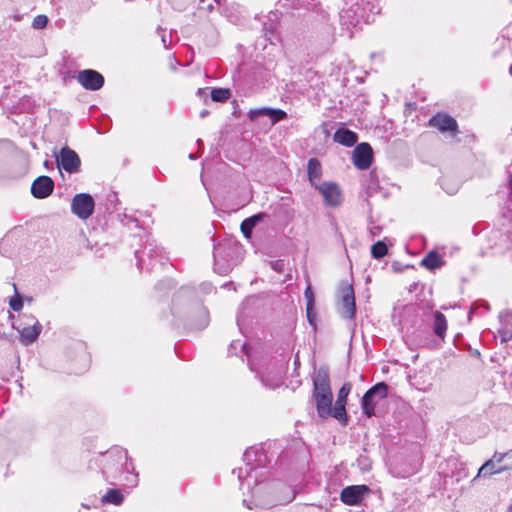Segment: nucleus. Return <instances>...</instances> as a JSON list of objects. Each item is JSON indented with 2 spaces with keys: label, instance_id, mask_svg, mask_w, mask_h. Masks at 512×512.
<instances>
[{
  "label": "nucleus",
  "instance_id": "35",
  "mask_svg": "<svg viewBox=\"0 0 512 512\" xmlns=\"http://www.w3.org/2000/svg\"><path fill=\"white\" fill-rule=\"evenodd\" d=\"M272 124H276L287 118V113L279 108H272L271 114L269 115Z\"/></svg>",
  "mask_w": 512,
  "mask_h": 512
},
{
  "label": "nucleus",
  "instance_id": "22",
  "mask_svg": "<svg viewBox=\"0 0 512 512\" xmlns=\"http://www.w3.org/2000/svg\"><path fill=\"white\" fill-rule=\"evenodd\" d=\"M333 139L343 146L352 147L356 144L358 135L352 130L341 127L335 131Z\"/></svg>",
  "mask_w": 512,
  "mask_h": 512
},
{
  "label": "nucleus",
  "instance_id": "45",
  "mask_svg": "<svg viewBox=\"0 0 512 512\" xmlns=\"http://www.w3.org/2000/svg\"><path fill=\"white\" fill-rule=\"evenodd\" d=\"M505 456H506L505 453L495 452L491 459H495V464L497 465V464H500L503 461Z\"/></svg>",
  "mask_w": 512,
  "mask_h": 512
},
{
  "label": "nucleus",
  "instance_id": "43",
  "mask_svg": "<svg viewBox=\"0 0 512 512\" xmlns=\"http://www.w3.org/2000/svg\"><path fill=\"white\" fill-rule=\"evenodd\" d=\"M173 286V282L170 279L160 281L156 285V289H162L163 287L171 288Z\"/></svg>",
  "mask_w": 512,
  "mask_h": 512
},
{
  "label": "nucleus",
  "instance_id": "19",
  "mask_svg": "<svg viewBox=\"0 0 512 512\" xmlns=\"http://www.w3.org/2000/svg\"><path fill=\"white\" fill-rule=\"evenodd\" d=\"M54 181L51 177L42 175L37 177L31 185V194L36 199H45L54 191Z\"/></svg>",
  "mask_w": 512,
  "mask_h": 512
},
{
  "label": "nucleus",
  "instance_id": "40",
  "mask_svg": "<svg viewBox=\"0 0 512 512\" xmlns=\"http://www.w3.org/2000/svg\"><path fill=\"white\" fill-rule=\"evenodd\" d=\"M409 268H414V265L413 264H406V265H404L400 261H393L391 263V269L395 273H401L405 269H409Z\"/></svg>",
  "mask_w": 512,
  "mask_h": 512
},
{
  "label": "nucleus",
  "instance_id": "21",
  "mask_svg": "<svg viewBox=\"0 0 512 512\" xmlns=\"http://www.w3.org/2000/svg\"><path fill=\"white\" fill-rule=\"evenodd\" d=\"M316 403L317 413L321 418H326L328 416H333V394L320 395L314 397Z\"/></svg>",
  "mask_w": 512,
  "mask_h": 512
},
{
  "label": "nucleus",
  "instance_id": "63",
  "mask_svg": "<svg viewBox=\"0 0 512 512\" xmlns=\"http://www.w3.org/2000/svg\"><path fill=\"white\" fill-rule=\"evenodd\" d=\"M197 142H198V144H199V145H203V142H202V140H201V139H198V141H197Z\"/></svg>",
  "mask_w": 512,
  "mask_h": 512
},
{
  "label": "nucleus",
  "instance_id": "61",
  "mask_svg": "<svg viewBox=\"0 0 512 512\" xmlns=\"http://www.w3.org/2000/svg\"><path fill=\"white\" fill-rule=\"evenodd\" d=\"M414 104H408L407 109L410 110L413 107Z\"/></svg>",
  "mask_w": 512,
  "mask_h": 512
},
{
  "label": "nucleus",
  "instance_id": "46",
  "mask_svg": "<svg viewBox=\"0 0 512 512\" xmlns=\"http://www.w3.org/2000/svg\"><path fill=\"white\" fill-rule=\"evenodd\" d=\"M501 335H502L503 342H507L512 339V331L505 329L503 332H501Z\"/></svg>",
  "mask_w": 512,
  "mask_h": 512
},
{
  "label": "nucleus",
  "instance_id": "36",
  "mask_svg": "<svg viewBox=\"0 0 512 512\" xmlns=\"http://www.w3.org/2000/svg\"><path fill=\"white\" fill-rule=\"evenodd\" d=\"M9 306L15 312H19L20 310H22V308H23V299H22L21 295H19L16 292L15 295L10 298Z\"/></svg>",
  "mask_w": 512,
  "mask_h": 512
},
{
  "label": "nucleus",
  "instance_id": "12",
  "mask_svg": "<svg viewBox=\"0 0 512 512\" xmlns=\"http://www.w3.org/2000/svg\"><path fill=\"white\" fill-rule=\"evenodd\" d=\"M339 313L345 319L352 320L355 317V295L353 287L351 285H346L341 290V302L339 306Z\"/></svg>",
  "mask_w": 512,
  "mask_h": 512
},
{
  "label": "nucleus",
  "instance_id": "37",
  "mask_svg": "<svg viewBox=\"0 0 512 512\" xmlns=\"http://www.w3.org/2000/svg\"><path fill=\"white\" fill-rule=\"evenodd\" d=\"M255 225L252 219H245L241 223V231L246 238H250Z\"/></svg>",
  "mask_w": 512,
  "mask_h": 512
},
{
  "label": "nucleus",
  "instance_id": "11",
  "mask_svg": "<svg viewBox=\"0 0 512 512\" xmlns=\"http://www.w3.org/2000/svg\"><path fill=\"white\" fill-rule=\"evenodd\" d=\"M370 492L367 485H351L342 489L340 500L349 506L361 504L364 496Z\"/></svg>",
  "mask_w": 512,
  "mask_h": 512
},
{
  "label": "nucleus",
  "instance_id": "26",
  "mask_svg": "<svg viewBox=\"0 0 512 512\" xmlns=\"http://www.w3.org/2000/svg\"><path fill=\"white\" fill-rule=\"evenodd\" d=\"M147 248L148 256L150 258L151 269H153L155 266L153 260H158L160 265H164L165 262L168 261V257L165 255L163 249L157 246L155 243H149Z\"/></svg>",
  "mask_w": 512,
  "mask_h": 512
},
{
  "label": "nucleus",
  "instance_id": "15",
  "mask_svg": "<svg viewBox=\"0 0 512 512\" xmlns=\"http://www.w3.org/2000/svg\"><path fill=\"white\" fill-rule=\"evenodd\" d=\"M78 82L86 90L97 91L104 85V77L101 73L93 69H85L78 73Z\"/></svg>",
  "mask_w": 512,
  "mask_h": 512
},
{
  "label": "nucleus",
  "instance_id": "30",
  "mask_svg": "<svg viewBox=\"0 0 512 512\" xmlns=\"http://www.w3.org/2000/svg\"><path fill=\"white\" fill-rule=\"evenodd\" d=\"M388 247L384 241H377L371 247L372 257L375 259H380L387 254Z\"/></svg>",
  "mask_w": 512,
  "mask_h": 512
},
{
  "label": "nucleus",
  "instance_id": "53",
  "mask_svg": "<svg viewBox=\"0 0 512 512\" xmlns=\"http://www.w3.org/2000/svg\"><path fill=\"white\" fill-rule=\"evenodd\" d=\"M243 504L248 508V509H252V506L247 502L246 499L243 500Z\"/></svg>",
  "mask_w": 512,
  "mask_h": 512
},
{
  "label": "nucleus",
  "instance_id": "57",
  "mask_svg": "<svg viewBox=\"0 0 512 512\" xmlns=\"http://www.w3.org/2000/svg\"><path fill=\"white\" fill-rule=\"evenodd\" d=\"M475 308H476V303H474V304L471 306L470 313H473V312H474V310H475Z\"/></svg>",
  "mask_w": 512,
  "mask_h": 512
},
{
  "label": "nucleus",
  "instance_id": "32",
  "mask_svg": "<svg viewBox=\"0 0 512 512\" xmlns=\"http://www.w3.org/2000/svg\"><path fill=\"white\" fill-rule=\"evenodd\" d=\"M192 294L191 290L188 288H182L173 298L172 312L174 314L180 313L178 305L182 298H188Z\"/></svg>",
  "mask_w": 512,
  "mask_h": 512
},
{
  "label": "nucleus",
  "instance_id": "14",
  "mask_svg": "<svg viewBox=\"0 0 512 512\" xmlns=\"http://www.w3.org/2000/svg\"><path fill=\"white\" fill-rule=\"evenodd\" d=\"M315 189L322 195L326 205L336 207L341 204L342 195L336 183L323 182L319 185H315Z\"/></svg>",
  "mask_w": 512,
  "mask_h": 512
},
{
  "label": "nucleus",
  "instance_id": "51",
  "mask_svg": "<svg viewBox=\"0 0 512 512\" xmlns=\"http://www.w3.org/2000/svg\"><path fill=\"white\" fill-rule=\"evenodd\" d=\"M241 346H242V349H243L244 354H245V355H247V356H249V353H248V349H247V345H246V343L242 344Z\"/></svg>",
  "mask_w": 512,
  "mask_h": 512
},
{
  "label": "nucleus",
  "instance_id": "58",
  "mask_svg": "<svg viewBox=\"0 0 512 512\" xmlns=\"http://www.w3.org/2000/svg\"><path fill=\"white\" fill-rule=\"evenodd\" d=\"M162 42H163V44H164V47H167V44H166L167 39H166L164 36L162 37Z\"/></svg>",
  "mask_w": 512,
  "mask_h": 512
},
{
  "label": "nucleus",
  "instance_id": "3",
  "mask_svg": "<svg viewBox=\"0 0 512 512\" xmlns=\"http://www.w3.org/2000/svg\"><path fill=\"white\" fill-rule=\"evenodd\" d=\"M393 320L399 326L403 339L410 350L416 347V304L397 305L394 308Z\"/></svg>",
  "mask_w": 512,
  "mask_h": 512
},
{
  "label": "nucleus",
  "instance_id": "34",
  "mask_svg": "<svg viewBox=\"0 0 512 512\" xmlns=\"http://www.w3.org/2000/svg\"><path fill=\"white\" fill-rule=\"evenodd\" d=\"M271 107H262L258 109H251L248 113V117L251 121L257 120L260 116H268L271 114Z\"/></svg>",
  "mask_w": 512,
  "mask_h": 512
},
{
  "label": "nucleus",
  "instance_id": "59",
  "mask_svg": "<svg viewBox=\"0 0 512 512\" xmlns=\"http://www.w3.org/2000/svg\"><path fill=\"white\" fill-rule=\"evenodd\" d=\"M240 322H241V317H240V316H238V317H237V324H238V326H239V327H241V323H240Z\"/></svg>",
  "mask_w": 512,
  "mask_h": 512
},
{
  "label": "nucleus",
  "instance_id": "16",
  "mask_svg": "<svg viewBox=\"0 0 512 512\" xmlns=\"http://www.w3.org/2000/svg\"><path fill=\"white\" fill-rule=\"evenodd\" d=\"M353 164L361 170L368 169L373 160V150L371 146L366 143L358 144L353 150Z\"/></svg>",
  "mask_w": 512,
  "mask_h": 512
},
{
  "label": "nucleus",
  "instance_id": "2",
  "mask_svg": "<svg viewBox=\"0 0 512 512\" xmlns=\"http://www.w3.org/2000/svg\"><path fill=\"white\" fill-rule=\"evenodd\" d=\"M346 7L339 13V22L345 35L351 38L354 31L362 24L374 21L381 7L378 0H343Z\"/></svg>",
  "mask_w": 512,
  "mask_h": 512
},
{
  "label": "nucleus",
  "instance_id": "24",
  "mask_svg": "<svg viewBox=\"0 0 512 512\" xmlns=\"http://www.w3.org/2000/svg\"><path fill=\"white\" fill-rule=\"evenodd\" d=\"M504 471V468L498 467L495 464V459L487 460L478 470L477 475L472 479V482L475 483L479 478H487L494 474H499Z\"/></svg>",
  "mask_w": 512,
  "mask_h": 512
},
{
  "label": "nucleus",
  "instance_id": "9",
  "mask_svg": "<svg viewBox=\"0 0 512 512\" xmlns=\"http://www.w3.org/2000/svg\"><path fill=\"white\" fill-rule=\"evenodd\" d=\"M55 158L59 170H64L69 174L80 172L81 159L79 155L68 146L61 148L60 151L55 154Z\"/></svg>",
  "mask_w": 512,
  "mask_h": 512
},
{
  "label": "nucleus",
  "instance_id": "20",
  "mask_svg": "<svg viewBox=\"0 0 512 512\" xmlns=\"http://www.w3.org/2000/svg\"><path fill=\"white\" fill-rule=\"evenodd\" d=\"M445 264L446 261L444 257L435 250L429 251L419 263L420 266L424 267L429 272L440 270Z\"/></svg>",
  "mask_w": 512,
  "mask_h": 512
},
{
  "label": "nucleus",
  "instance_id": "5",
  "mask_svg": "<svg viewBox=\"0 0 512 512\" xmlns=\"http://www.w3.org/2000/svg\"><path fill=\"white\" fill-rule=\"evenodd\" d=\"M238 250L237 243L232 240L214 244V271L220 275L228 274L235 265L234 256Z\"/></svg>",
  "mask_w": 512,
  "mask_h": 512
},
{
  "label": "nucleus",
  "instance_id": "6",
  "mask_svg": "<svg viewBox=\"0 0 512 512\" xmlns=\"http://www.w3.org/2000/svg\"><path fill=\"white\" fill-rule=\"evenodd\" d=\"M387 396L388 385L385 382H379L369 388L361 400V409L363 414L368 418L374 416L376 405Z\"/></svg>",
  "mask_w": 512,
  "mask_h": 512
},
{
  "label": "nucleus",
  "instance_id": "55",
  "mask_svg": "<svg viewBox=\"0 0 512 512\" xmlns=\"http://www.w3.org/2000/svg\"><path fill=\"white\" fill-rule=\"evenodd\" d=\"M413 289H416V283L410 284L409 291L411 292Z\"/></svg>",
  "mask_w": 512,
  "mask_h": 512
},
{
  "label": "nucleus",
  "instance_id": "7",
  "mask_svg": "<svg viewBox=\"0 0 512 512\" xmlns=\"http://www.w3.org/2000/svg\"><path fill=\"white\" fill-rule=\"evenodd\" d=\"M17 329L20 334L21 343L30 345L37 340L42 331V325L32 314H23L20 327Z\"/></svg>",
  "mask_w": 512,
  "mask_h": 512
},
{
  "label": "nucleus",
  "instance_id": "18",
  "mask_svg": "<svg viewBox=\"0 0 512 512\" xmlns=\"http://www.w3.org/2000/svg\"><path fill=\"white\" fill-rule=\"evenodd\" d=\"M429 126L437 128L442 133L449 132L451 136L458 133L456 120L446 113H437L429 120Z\"/></svg>",
  "mask_w": 512,
  "mask_h": 512
},
{
  "label": "nucleus",
  "instance_id": "13",
  "mask_svg": "<svg viewBox=\"0 0 512 512\" xmlns=\"http://www.w3.org/2000/svg\"><path fill=\"white\" fill-rule=\"evenodd\" d=\"M352 389V384L350 382H345L342 387L339 389L337 394V399L335 405L333 407V417L337 419L340 423H347V413H346V404L347 397Z\"/></svg>",
  "mask_w": 512,
  "mask_h": 512
},
{
  "label": "nucleus",
  "instance_id": "62",
  "mask_svg": "<svg viewBox=\"0 0 512 512\" xmlns=\"http://www.w3.org/2000/svg\"><path fill=\"white\" fill-rule=\"evenodd\" d=\"M234 347H235V343H232V344L230 345L229 352H231V349H232V348H234Z\"/></svg>",
  "mask_w": 512,
  "mask_h": 512
},
{
  "label": "nucleus",
  "instance_id": "49",
  "mask_svg": "<svg viewBox=\"0 0 512 512\" xmlns=\"http://www.w3.org/2000/svg\"><path fill=\"white\" fill-rule=\"evenodd\" d=\"M279 5L282 6V7H294V4H293V1L292 0H280L279 1Z\"/></svg>",
  "mask_w": 512,
  "mask_h": 512
},
{
  "label": "nucleus",
  "instance_id": "42",
  "mask_svg": "<svg viewBox=\"0 0 512 512\" xmlns=\"http://www.w3.org/2000/svg\"><path fill=\"white\" fill-rule=\"evenodd\" d=\"M12 148V143L9 140H0V157H3Z\"/></svg>",
  "mask_w": 512,
  "mask_h": 512
},
{
  "label": "nucleus",
  "instance_id": "39",
  "mask_svg": "<svg viewBox=\"0 0 512 512\" xmlns=\"http://www.w3.org/2000/svg\"><path fill=\"white\" fill-rule=\"evenodd\" d=\"M48 17L46 15H37L32 22L34 29H43L47 26Z\"/></svg>",
  "mask_w": 512,
  "mask_h": 512
},
{
  "label": "nucleus",
  "instance_id": "4",
  "mask_svg": "<svg viewBox=\"0 0 512 512\" xmlns=\"http://www.w3.org/2000/svg\"><path fill=\"white\" fill-rule=\"evenodd\" d=\"M251 371L256 374L262 384L270 389L279 387L282 383L284 368L281 363L274 360H249Z\"/></svg>",
  "mask_w": 512,
  "mask_h": 512
},
{
  "label": "nucleus",
  "instance_id": "28",
  "mask_svg": "<svg viewBox=\"0 0 512 512\" xmlns=\"http://www.w3.org/2000/svg\"><path fill=\"white\" fill-rule=\"evenodd\" d=\"M434 333L441 339L444 338L447 330V321L445 316L441 312H435L434 314Z\"/></svg>",
  "mask_w": 512,
  "mask_h": 512
},
{
  "label": "nucleus",
  "instance_id": "29",
  "mask_svg": "<svg viewBox=\"0 0 512 512\" xmlns=\"http://www.w3.org/2000/svg\"><path fill=\"white\" fill-rule=\"evenodd\" d=\"M124 500V496L119 489H109L101 498V502L104 504L121 505Z\"/></svg>",
  "mask_w": 512,
  "mask_h": 512
},
{
  "label": "nucleus",
  "instance_id": "8",
  "mask_svg": "<svg viewBox=\"0 0 512 512\" xmlns=\"http://www.w3.org/2000/svg\"><path fill=\"white\" fill-rule=\"evenodd\" d=\"M264 454L262 449H258L256 447L247 448L243 454V461L245 462V468H239L237 471L234 470L233 473H237V477L239 481H243L244 479L251 477V472L259 467L263 462Z\"/></svg>",
  "mask_w": 512,
  "mask_h": 512
},
{
  "label": "nucleus",
  "instance_id": "31",
  "mask_svg": "<svg viewBox=\"0 0 512 512\" xmlns=\"http://www.w3.org/2000/svg\"><path fill=\"white\" fill-rule=\"evenodd\" d=\"M230 97L229 89L213 88L211 91V99L215 102L223 103Z\"/></svg>",
  "mask_w": 512,
  "mask_h": 512
},
{
  "label": "nucleus",
  "instance_id": "44",
  "mask_svg": "<svg viewBox=\"0 0 512 512\" xmlns=\"http://www.w3.org/2000/svg\"><path fill=\"white\" fill-rule=\"evenodd\" d=\"M382 228L378 225L371 226L369 228V231L373 237L379 236L381 233Z\"/></svg>",
  "mask_w": 512,
  "mask_h": 512
},
{
  "label": "nucleus",
  "instance_id": "1",
  "mask_svg": "<svg viewBox=\"0 0 512 512\" xmlns=\"http://www.w3.org/2000/svg\"><path fill=\"white\" fill-rule=\"evenodd\" d=\"M89 469H99L103 479L110 485L120 482L124 486L135 487L138 484V474L132 459L122 447L115 446L99 453L89 461Z\"/></svg>",
  "mask_w": 512,
  "mask_h": 512
},
{
  "label": "nucleus",
  "instance_id": "38",
  "mask_svg": "<svg viewBox=\"0 0 512 512\" xmlns=\"http://www.w3.org/2000/svg\"><path fill=\"white\" fill-rule=\"evenodd\" d=\"M304 297L306 299V307H308V309H311V307H314V305H315L314 292H313L310 284H308V286L306 287V289L304 291Z\"/></svg>",
  "mask_w": 512,
  "mask_h": 512
},
{
  "label": "nucleus",
  "instance_id": "10",
  "mask_svg": "<svg viewBox=\"0 0 512 512\" xmlns=\"http://www.w3.org/2000/svg\"><path fill=\"white\" fill-rule=\"evenodd\" d=\"M95 201L89 193L74 195L71 201V212L81 220L88 219L94 212Z\"/></svg>",
  "mask_w": 512,
  "mask_h": 512
},
{
  "label": "nucleus",
  "instance_id": "64",
  "mask_svg": "<svg viewBox=\"0 0 512 512\" xmlns=\"http://www.w3.org/2000/svg\"><path fill=\"white\" fill-rule=\"evenodd\" d=\"M189 158H190V159H195V156H194L193 154H190V155H189Z\"/></svg>",
  "mask_w": 512,
  "mask_h": 512
},
{
  "label": "nucleus",
  "instance_id": "56",
  "mask_svg": "<svg viewBox=\"0 0 512 512\" xmlns=\"http://www.w3.org/2000/svg\"><path fill=\"white\" fill-rule=\"evenodd\" d=\"M14 20L15 21H20L21 20V16L20 15H14Z\"/></svg>",
  "mask_w": 512,
  "mask_h": 512
},
{
  "label": "nucleus",
  "instance_id": "52",
  "mask_svg": "<svg viewBox=\"0 0 512 512\" xmlns=\"http://www.w3.org/2000/svg\"><path fill=\"white\" fill-rule=\"evenodd\" d=\"M208 113H209V112H208L207 110H202V111L200 112V117H201V118H204L205 116H207V115H208Z\"/></svg>",
  "mask_w": 512,
  "mask_h": 512
},
{
  "label": "nucleus",
  "instance_id": "47",
  "mask_svg": "<svg viewBox=\"0 0 512 512\" xmlns=\"http://www.w3.org/2000/svg\"><path fill=\"white\" fill-rule=\"evenodd\" d=\"M264 217H265V214L259 213V214H256V215H253V216L249 217L248 219H252L254 225L256 226L257 223L260 222Z\"/></svg>",
  "mask_w": 512,
  "mask_h": 512
},
{
  "label": "nucleus",
  "instance_id": "17",
  "mask_svg": "<svg viewBox=\"0 0 512 512\" xmlns=\"http://www.w3.org/2000/svg\"><path fill=\"white\" fill-rule=\"evenodd\" d=\"M327 394H333L330 386L329 370L322 366L313 377V397Z\"/></svg>",
  "mask_w": 512,
  "mask_h": 512
},
{
  "label": "nucleus",
  "instance_id": "50",
  "mask_svg": "<svg viewBox=\"0 0 512 512\" xmlns=\"http://www.w3.org/2000/svg\"><path fill=\"white\" fill-rule=\"evenodd\" d=\"M139 253H140L139 251H135V257H136V258H137V260H138V262H137L138 267H139V268H142V260H141V258H140V256H139Z\"/></svg>",
  "mask_w": 512,
  "mask_h": 512
},
{
  "label": "nucleus",
  "instance_id": "23",
  "mask_svg": "<svg viewBox=\"0 0 512 512\" xmlns=\"http://www.w3.org/2000/svg\"><path fill=\"white\" fill-rule=\"evenodd\" d=\"M277 17H278L277 12H270L267 17L268 22L263 23L264 36L271 44H275V41L277 40V35H276V29H277L276 19H277Z\"/></svg>",
  "mask_w": 512,
  "mask_h": 512
},
{
  "label": "nucleus",
  "instance_id": "33",
  "mask_svg": "<svg viewBox=\"0 0 512 512\" xmlns=\"http://www.w3.org/2000/svg\"><path fill=\"white\" fill-rule=\"evenodd\" d=\"M94 6L93 0H71V7L78 12H86Z\"/></svg>",
  "mask_w": 512,
  "mask_h": 512
},
{
  "label": "nucleus",
  "instance_id": "60",
  "mask_svg": "<svg viewBox=\"0 0 512 512\" xmlns=\"http://www.w3.org/2000/svg\"><path fill=\"white\" fill-rule=\"evenodd\" d=\"M482 306L486 309V310H489V306L487 303H483Z\"/></svg>",
  "mask_w": 512,
  "mask_h": 512
},
{
  "label": "nucleus",
  "instance_id": "25",
  "mask_svg": "<svg viewBox=\"0 0 512 512\" xmlns=\"http://www.w3.org/2000/svg\"><path fill=\"white\" fill-rule=\"evenodd\" d=\"M307 174H308V179L314 188H315V185L320 184V183H317V181L320 180V178L322 176V167H321L320 161L317 158H310L308 160Z\"/></svg>",
  "mask_w": 512,
  "mask_h": 512
},
{
  "label": "nucleus",
  "instance_id": "41",
  "mask_svg": "<svg viewBox=\"0 0 512 512\" xmlns=\"http://www.w3.org/2000/svg\"><path fill=\"white\" fill-rule=\"evenodd\" d=\"M306 316L309 324L316 329V313L314 311V307H311V309L306 307Z\"/></svg>",
  "mask_w": 512,
  "mask_h": 512
},
{
  "label": "nucleus",
  "instance_id": "48",
  "mask_svg": "<svg viewBox=\"0 0 512 512\" xmlns=\"http://www.w3.org/2000/svg\"><path fill=\"white\" fill-rule=\"evenodd\" d=\"M201 290L204 292V293H210L211 290H212V284L211 283H202L201 284Z\"/></svg>",
  "mask_w": 512,
  "mask_h": 512
},
{
  "label": "nucleus",
  "instance_id": "27",
  "mask_svg": "<svg viewBox=\"0 0 512 512\" xmlns=\"http://www.w3.org/2000/svg\"><path fill=\"white\" fill-rule=\"evenodd\" d=\"M196 313L198 320L191 323V327L194 329H204L210 322L209 312L206 307L202 305H196Z\"/></svg>",
  "mask_w": 512,
  "mask_h": 512
},
{
  "label": "nucleus",
  "instance_id": "54",
  "mask_svg": "<svg viewBox=\"0 0 512 512\" xmlns=\"http://www.w3.org/2000/svg\"><path fill=\"white\" fill-rule=\"evenodd\" d=\"M456 191H457V189H456V188H453V189H447V193H448V194H451V195H452V194H454V193H456Z\"/></svg>",
  "mask_w": 512,
  "mask_h": 512
}]
</instances>
